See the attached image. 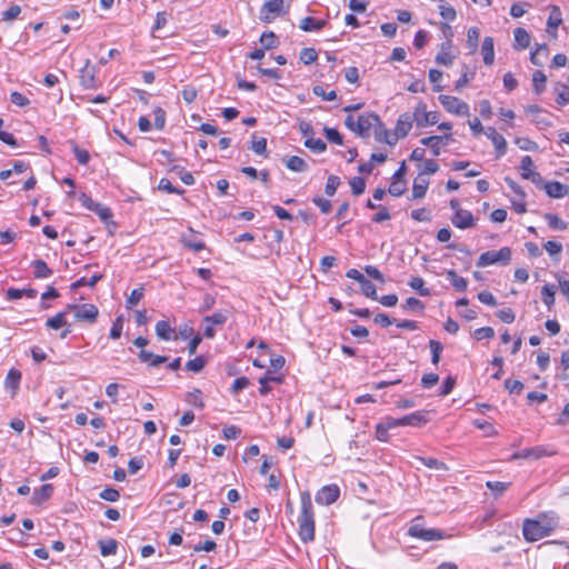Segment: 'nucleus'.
<instances>
[{
    "instance_id": "obj_1",
    "label": "nucleus",
    "mask_w": 569,
    "mask_h": 569,
    "mask_svg": "<svg viewBox=\"0 0 569 569\" xmlns=\"http://www.w3.org/2000/svg\"><path fill=\"white\" fill-rule=\"evenodd\" d=\"M558 525L559 519L555 512L540 513L536 519L523 521L522 535L527 541L535 542L550 536Z\"/></svg>"
},
{
    "instance_id": "obj_2",
    "label": "nucleus",
    "mask_w": 569,
    "mask_h": 569,
    "mask_svg": "<svg viewBox=\"0 0 569 569\" xmlns=\"http://www.w3.org/2000/svg\"><path fill=\"white\" fill-rule=\"evenodd\" d=\"M301 511L298 517V535L302 542L308 543L315 540V513L311 496L308 491L300 493Z\"/></svg>"
},
{
    "instance_id": "obj_3",
    "label": "nucleus",
    "mask_w": 569,
    "mask_h": 569,
    "mask_svg": "<svg viewBox=\"0 0 569 569\" xmlns=\"http://www.w3.org/2000/svg\"><path fill=\"white\" fill-rule=\"evenodd\" d=\"M423 517L417 516L412 521L408 529V536L422 540V541H435V540H441L446 539L449 536L440 529H427L423 527Z\"/></svg>"
},
{
    "instance_id": "obj_4",
    "label": "nucleus",
    "mask_w": 569,
    "mask_h": 569,
    "mask_svg": "<svg viewBox=\"0 0 569 569\" xmlns=\"http://www.w3.org/2000/svg\"><path fill=\"white\" fill-rule=\"evenodd\" d=\"M511 260V249L509 247H502L498 251L489 250L480 254L477 266L480 268L495 264V263H501V264H509Z\"/></svg>"
},
{
    "instance_id": "obj_5",
    "label": "nucleus",
    "mask_w": 569,
    "mask_h": 569,
    "mask_svg": "<svg viewBox=\"0 0 569 569\" xmlns=\"http://www.w3.org/2000/svg\"><path fill=\"white\" fill-rule=\"evenodd\" d=\"M67 310H74V318L77 321L87 323H94L97 321L99 310L92 303H83L81 306L68 305Z\"/></svg>"
},
{
    "instance_id": "obj_6",
    "label": "nucleus",
    "mask_w": 569,
    "mask_h": 569,
    "mask_svg": "<svg viewBox=\"0 0 569 569\" xmlns=\"http://www.w3.org/2000/svg\"><path fill=\"white\" fill-rule=\"evenodd\" d=\"M439 101L443 106V108L450 113H455L457 116L469 114L468 103H466L465 101L460 100L457 97L441 94L439 96Z\"/></svg>"
},
{
    "instance_id": "obj_7",
    "label": "nucleus",
    "mask_w": 569,
    "mask_h": 569,
    "mask_svg": "<svg viewBox=\"0 0 569 569\" xmlns=\"http://www.w3.org/2000/svg\"><path fill=\"white\" fill-rule=\"evenodd\" d=\"M372 127H382L379 116L375 112L363 113L357 120V134L369 137Z\"/></svg>"
},
{
    "instance_id": "obj_8",
    "label": "nucleus",
    "mask_w": 569,
    "mask_h": 569,
    "mask_svg": "<svg viewBox=\"0 0 569 569\" xmlns=\"http://www.w3.org/2000/svg\"><path fill=\"white\" fill-rule=\"evenodd\" d=\"M283 0H268L263 3L260 9V20L266 23H270L277 16H280L283 11Z\"/></svg>"
},
{
    "instance_id": "obj_9",
    "label": "nucleus",
    "mask_w": 569,
    "mask_h": 569,
    "mask_svg": "<svg viewBox=\"0 0 569 569\" xmlns=\"http://www.w3.org/2000/svg\"><path fill=\"white\" fill-rule=\"evenodd\" d=\"M416 123L418 127H426L428 124H436L439 120V114L436 111H427L425 102L420 101L413 111Z\"/></svg>"
},
{
    "instance_id": "obj_10",
    "label": "nucleus",
    "mask_w": 569,
    "mask_h": 569,
    "mask_svg": "<svg viewBox=\"0 0 569 569\" xmlns=\"http://www.w3.org/2000/svg\"><path fill=\"white\" fill-rule=\"evenodd\" d=\"M97 69L91 64L90 60H87L83 68L80 70V84L84 89H97L100 83L96 78Z\"/></svg>"
},
{
    "instance_id": "obj_11",
    "label": "nucleus",
    "mask_w": 569,
    "mask_h": 569,
    "mask_svg": "<svg viewBox=\"0 0 569 569\" xmlns=\"http://www.w3.org/2000/svg\"><path fill=\"white\" fill-rule=\"evenodd\" d=\"M556 452L552 450H548V448L543 446H536L531 448H525L520 451H517L512 455V459H540L542 457L553 456Z\"/></svg>"
},
{
    "instance_id": "obj_12",
    "label": "nucleus",
    "mask_w": 569,
    "mask_h": 569,
    "mask_svg": "<svg viewBox=\"0 0 569 569\" xmlns=\"http://www.w3.org/2000/svg\"><path fill=\"white\" fill-rule=\"evenodd\" d=\"M340 489L337 485H328L322 487L316 495V502L323 506H329L338 500Z\"/></svg>"
},
{
    "instance_id": "obj_13",
    "label": "nucleus",
    "mask_w": 569,
    "mask_h": 569,
    "mask_svg": "<svg viewBox=\"0 0 569 569\" xmlns=\"http://www.w3.org/2000/svg\"><path fill=\"white\" fill-rule=\"evenodd\" d=\"M525 112L530 117L531 122L537 126L549 127L551 122L546 112L537 104H531L525 108Z\"/></svg>"
},
{
    "instance_id": "obj_14",
    "label": "nucleus",
    "mask_w": 569,
    "mask_h": 569,
    "mask_svg": "<svg viewBox=\"0 0 569 569\" xmlns=\"http://www.w3.org/2000/svg\"><path fill=\"white\" fill-rule=\"evenodd\" d=\"M451 223L459 229H468L475 226V218L469 210H457L451 217Z\"/></svg>"
},
{
    "instance_id": "obj_15",
    "label": "nucleus",
    "mask_w": 569,
    "mask_h": 569,
    "mask_svg": "<svg viewBox=\"0 0 569 569\" xmlns=\"http://www.w3.org/2000/svg\"><path fill=\"white\" fill-rule=\"evenodd\" d=\"M413 122H416L413 113L410 114L409 112H405L399 116L395 127V131L397 132L399 139L407 137L412 128Z\"/></svg>"
},
{
    "instance_id": "obj_16",
    "label": "nucleus",
    "mask_w": 569,
    "mask_h": 569,
    "mask_svg": "<svg viewBox=\"0 0 569 569\" xmlns=\"http://www.w3.org/2000/svg\"><path fill=\"white\" fill-rule=\"evenodd\" d=\"M485 134L488 137V139L491 140V142L493 143L495 148H496V152H497V158H500L502 157L506 151H507V141L506 139L503 138V136H501L500 133H498L496 131L495 128L492 127H488L485 131Z\"/></svg>"
},
{
    "instance_id": "obj_17",
    "label": "nucleus",
    "mask_w": 569,
    "mask_h": 569,
    "mask_svg": "<svg viewBox=\"0 0 569 569\" xmlns=\"http://www.w3.org/2000/svg\"><path fill=\"white\" fill-rule=\"evenodd\" d=\"M451 138V134H446V136H430V137H427V138H422L420 140V143L422 146H426V147H429L430 148V151L431 153L435 156V157H438L440 153H441V144L446 141H449Z\"/></svg>"
},
{
    "instance_id": "obj_18",
    "label": "nucleus",
    "mask_w": 569,
    "mask_h": 569,
    "mask_svg": "<svg viewBox=\"0 0 569 569\" xmlns=\"http://www.w3.org/2000/svg\"><path fill=\"white\" fill-rule=\"evenodd\" d=\"M543 190L550 198L561 199L569 196V187L559 181H548L543 183Z\"/></svg>"
},
{
    "instance_id": "obj_19",
    "label": "nucleus",
    "mask_w": 569,
    "mask_h": 569,
    "mask_svg": "<svg viewBox=\"0 0 569 569\" xmlns=\"http://www.w3.org/2000/svg\"><path fill=\"white\" fill-rule=\"evenodd\" d=\"M400 423L402 426H411V427H422L428 422V418L423 411H416L410 415L403 416L400 418Z\"/></svg>"
},
{
    "instance_id": "obj_20",
    "label": "nucleus",
    "mask_w": 569,
    "mask_h": 569,
    "mask_svg": "<svg viewBox=\"0 0 569 569\" xmlns=\"http://www.w3.org/2000/svg\"><path fill=\"white\" fill-rule=\"evenodd\" d=\"M21 381V372L18 369H10L6 380H4V387L7 390L11 392V396H16L17 391L19 390Z\"/></svg>"
},
{
    "instance_id": "obj_21",
    "label": "nucleus",
    "mask_w": 569,
    "mask_h": 569,
    "mask_svg": "<svg viewBox=\"0 0 569 569\" xmlns=\"http://www.w3.org/2000/svg\"><path fill=\"white\" fill-rule=\"evenodd\" d=\"M481 53L483 62L487 66H491L495 61V42L492 37H486L482 41Z\"/></svg>"
},
{
    "instance_id": "obj_22",
    "label": "nucleus",
    "mask_w": 569,
    "mask_h": 569,
    "mask_svg": "<svg viewBox=\"0 0 569 569\" xmlns=\"http://www.w3.org/2000/svg\"><path fill=\"white\" fill-rule=\"evenodd\" d=\"M53 493V486L50 483L42 485L40 489L36 490L32 495V503L41 505L47 501Z\"/></svg>"
},
{
    "instance_id": "obj_23",
    "label": "nucleus",
    "mask_w": 569,
    "mask_h": 569,
    "mask_svg": "<svg viewBox=\"0 0 569 569\" xmlns=\"http://www.w3.org/2000/svg\"><path fill=\"white\" fill-rule=\"evenodd\" d=\"M138 358L143 363L148 362L151 367H159L168 360L164 356L153 355L152 352L143 349L138 353Z\"/></svg>"
},
{
    "instance_id": "obj_24",
    "label": "nucleus",
    "mask_w": 569,
    "mask_h": 569,
    "mask_svg": "<svg viewBox=\"0 0 569 569\" xmlns=\"http://www.w3.org/2000/svg\"><path fill=\"white\" fill-rule=\"evenodd\" d=\"M561 22H562V19H561V12H560L559 8L552 7L551 12L548 18V22H547V24H548L547 32L552 37H557V28L560 26Z\"/></svg>"
},
{
    "instance_id": "obj_25",
    "label": "nucleus",
    "mask_w": 569,
    "mask_h": 569,
    "mask_svg": "<svg viewBox=\"0 0 569 569\" xmlns=\"http://www.w3.org/2000/svg\"><path fill=\"white\" fill-rule=\"evenodd\" d=\"M429 187V180L421 174H419L412 186V198L413 199H421L426 196L427 190Z\"/></svg>"
},
{
    "instance_id": "obj_26",
    "label": "nucleus",
    "mask_w": 569,
    "mask_h": 569,
    "mask_svg": "<svg viewBox=\"0 0 569 569\" xmlns=\"http://www.w3.org/2000/svg\"><path fill=\"white\" fill-rule=\"evenodd\" d=\"M230 316V311L227 309H221L212 313L211 316H206L202 319V323H210L213 326H223Z\"/></svg>"
},
{
    "instance_id": "obj_27",
    "label": "nucleus",
    "mask_w": 569,
    "mask_h": 569,
    "mask_svg": "<svg viewBox=\"0 0 569 569\" xmlns=\"http://www.w3.org/2000/svg\"><path fill=\"white\" fill-rule=\"evenodd\" d=\"M515 36V48L518 50H525L530 44V34L523 28H516L513 30Z\"/></svg>"
},
{
    "instance_id": "obj_28",
    "label": "nucleus",
    "mask_w": 569,
    "mask_h": 569,
    "mask_svg": "<svg viewBox=\"0 0 569 569\" xmlns=\"http://www.w3.org/2000/svg\"><path fill=\"white\" fill-rule=\"evenodd\" d=\"M31 266L33 267V276L37 279H46L53 273V271L48 267L47 262L41 259L33 260Z\"/></svg>"
},
{
    "instance_id": "obj_29",
    "label": "nucleus",
    "mask_w": 569,
    "mask_h": 569,
    "mask_svg": "<svg viewBox=\"0 0 569 569\" xmlns=\"http://www.w3.org/2000/svg\"><path fill=\"white\" fill-rule=\"evenodd\" d=\"M447 279L450 281L452 287L458 291H466L468 288V281L463 277H460L455 270H447Z\"/></svg>"
},
{
    "instance_id": "obj_30",
    "label": "nucleus",
    "mask_w": 569,
    "mask_h": 569,
    "mask_svg": "<svg viewBox=\"0 0 569 569\" xmlns=\"http://www.w3.org/2000/svg\"><path fill=\"white\" fill-rule=\"evenodd\" d=\"M286 167L295 172H305L308 170V163L298 156H291L286 160Z\"/></svg>"
},
{
    "instance_id": "obj_31",
    "label": "nucleus",
    "mask_w": 569,
    "mask_h": 569,
    "mask_svg": "<svg viewBox=\"0 0 569 569\" xmlns=\"http://www.w3.org/2000/svg\"><path fill=\"white\" fill-rule=\"evenodd\" d=\"M326 24L325 20H317L312 17H306L300 21V29L303 31H317L321 30Z\"/></svg>"
},
{
    "instance_id": "obj_32",
    "label": "nucleus",
    "mask_w": 569,
    "mask_h": 569,
    "mask_svg": "<svg viewBox=\"0 0 569 569\" xmlns=\"http://www.w3.org/2000/svg\"><path fill=\"white\" fill-rule=\"evenodd\" d=\"M376 138L379 141H383L389 146H395L399 140V137L396 131L393 133H391L383 126L379 127V130L376 131Z\"/></svg>"
},
{
    "instance_id": "obj_33",
    "label": "nucleus",
    "mask_w": 569,
    "mask_h": 569,
    "mask_svg": "<svg viewBox=\"0 0 569 569\" xmlns=\"http://www.w3.org/2000/svg\"><path fill=\"white\" fill-rule=\"evenodd\" d=\"M156 333L159 339L168 341L171 339L173 329L171 328L168 321L160 320L156 323Z\"/></svg>"
},
{
    "instance_id": "obj_34",
    "label": "nucleus",
    "mask_w": 569,
    "mask_h": 569,
    "mask_svg": "<svg viewBox=\"0 0 569 569\" xmlns=\"http://www.w3.org/2000/svg\"><path fill=\"white\" fill-rule=\"evenodd\" d=\"M480 37V30L477 27H471L467 31V46L470 53H475L478 49V42Z\"/></svg>"
},
{
    "instance_id": "obj_35",
    "label": "nucleus",
    "mask_w": 569,
    "mask_h": 569,
    "mask_svg": "<svg viewBox=\"0 0 569 569\" xmlns=\"http://www.w3.org/2000/svg\"><path fill=\"white\" fill-rule=\"evenodd\" d=\"M100 552L103 557L117 553L118 542L114 539H106L99 541Z\"/></svg>"
},
{
    "instance_id": "obj_36",
    "label": "nucleus",
    "mask_w": 569,
    "mask_h": 569,
    "mask_svg": "<svg viewBox=\"0 0 569 569\" xmlns=\"http://www.w3.org/2000/svg\"><path fill=\"white\" fill-rule=\"evenodd\" d=\"M408 284L422 297H429L431 291L425 286V280L421 277H412Z\"/></svg>"
},
{
    "instance_id": "obj_37",
    "label": "nucleus",
    "mask_w": 569,
    "mask_h": 569,
    "mask_svg": "<svg viewBox=\"0 0 569 569\" xmlns=\"http://www.w3.org/2000/svg\"><path fill=\"white\" fill-rule=\"evenodd\" d=\"M260 43L264 50H270L277 48L279 41L272 31H266L260 37Z\"/></svg>"
},
{
    "instance_id": "obj_38",
    "label": "nucleus",
    "mask_w": 569,
    "mask_h": 569,
    "mask_svg": "<svg viewBox=\"0 0 569 569\" xmlns=\"http://www.w3.org/2000/svg\"><path fill=\"white\" fill-rule=\"evenodd\" d=\"M557 288L555 284H545L541 289V296L545 305L551 308L555 305V295Z\"/></svg>"
},
{
    "instance_id": "obj_39",
    "label": "nucleus",
    "mask_w": 569,
    "mask_h": 569,
    "mask_svg": "<svg viewBox=\"0 0 569 569\" xmlns=\"http://www.w3.org/2000/svg\"><path fill=\"white\" fill-rule=\"evenodd\" d=\"M545 219L548 222V227L552 230H566L568 227V223L557 214L546 213Z\"/></svg>"
},
{
    "instance_id": "obj_40",
    "label": "nucleus",
    "mask_w": 569,
    "mask_h": 569,
    "mask_svg": "<svg viewBox=\"0 0 569 569\" xmlns=\"http://www.w3.org/2000/svg\"><path fill=\"white\" fill-rule=\"evenodd\" d=\"M181 242H182L183 247H186L194 252H199L206 248L204 242L201 240H197L194 237L182 236Z\"/></svg>"
},
{
    "instance_id": "obj_41",
    "label": "nucleus",
    "mask_w": 569,
    "mask_h": 569,
    "mask_svg": "<svg viewBox=\"0 0 569 569\" xmlns=\"http://www.w3.org/2000/svg\"><path fill=\"white\" fill-rule=\"evenodd\" d=\"M66 315L67 311L58 312L56 316L47 320L46 326L54 330L67 326Z\"/></svg>"
},
{
    "instance_id": "obj_42",
    "label": "nucleus",
    "mask_w": 569,
    "mask_h": 569,
    "mask_svg": "<svg viewBox=\"0 0 569 569\" xmlns=\"http://www.w3.org/2000/svg\"><path fill=\"white\" fill-rule=\"evenodd\" d=\"M417 459L419 461H421L426 467L430 468V469H436V470H442V471H448L449 468L448 466L436 459V458H431V457H417Z\"/></svg>"
},
{
    "instance_id": "obj_43",
    "label": "nucleus",
    "mask_w": 569,
    "mask_h": 569,
    "mask_svg": "<svg viewBox=\"0 0 569 569\" xmlns=\"http://www.w3.org/2000/svg\"><path fill=\"white\" fill-rule=\"evenodd\" d=\"M547 77L546 74L537 70L532 74L533 90L537 94H540L546 88Z\"/></svg>"
},
{
    "instance_id": "obj_44",
    "label": "nucleus",
    "mask_w": 569,
    "mask_h": 569,
    "mask_svg": "<svg viewBox=\"0 0 569 569\" xmlns=\"http://www.w3.org/2000/svg\"><path fill=\"white\" fill-rule=\"evenodd\" d=\"M186 400L189 405H191L196 408H199V409L204 408L202 392L199 389H194L193 391L189 392Z\"/></svg>"
},
{
    "instance_id": "obj_45",
    "label": "nucleus",
    "mask_w": 569,
    "mask_h": 569,
    "mask_svg": "<svg viewBox=\"0 0 569 569\" xmlns=\"http://www.w3.org/2000/svg\"><path fill=\"white\" fill-rule=\"evenodd\" d=\"M361 292L373 300L378 299L376 286L367 278H365L360 283Z\"/></svg>"
},
{
    "instance_id": "obj_46",
    "label": "nucleus",
    "mask_w": 569,
    "mask_h": 569,
    "mask_svg": "<svg viewBox=\"0 0 569 569\" xmlns=\"http://www.w3.org/2000/svg\"><path fill=\"white\" fill-rule=\"evenodd\" d=\"M557 98L556 102L559 106H566L569 103V88L563 83H558L556 87Z\"/></svg>"
},
{
    "instance_id": "obj_47",
    "label": "nucleus",
    "mask_w": 569,
    "mask_h": 569,
    "mask_svg": "<svg viewBox=\"0 0 569 569\" xmlns=\"http://www.w3.org/2000/svg\"><path fill=\"white\" fill-rule=\"evenodd\" d=\"M305 146L316 153H321V152L326 151V149H327V144L323 140L315 139L311 137L306 139Z\"/></svg>"
},
{
    "instance_id": "obj_48",
    "label": "nucleus",
    "mask_w": 569,
    "mask_h": 569,
    "mask_svg": "<svg viewBox=\"0 0 569 569\" xmlns=\"http://www.w3.org/2000/svg\"><path fill=\"white\" fill-rule=\"evenodd\" d=\"M439 13L446 21H453L457 17V12L453 7L446 3L443 0L440 1Z\"/></svg>"
},
{
    "instance_id": "obj_49",
    "label": "nucleus",
    "mask_w": 569,
    "mask_h": 569,
    "mask_svg": "<svg viewBox=\"0 0 569 569\" xmlns=\"http://www.w3.org/2000/svg\"><path fill=\"white\" fill-rule=\"evenodd\" d=\"M549 49L546 43L539 44L535 51L530 54V61L535 66H541L542 61L540 60V56L542 54L545 58L548 56Z\"/></svg>"
},
{
    "instance_id": "obj_50",
    "label": "nucleus",
    "mask_w": 569,
    "mask_h": 569,
    "mask_svg": "<svg viewBox=\"0 0 569 569\" xmlns=\"http://www.w3.org/2000/svg\"><path fill=\"white\" fill-rule=\"evenodd\" d=\"M486 487L489 490H491L497 498V497L501 496L510 487V482L487 481Z\"/></svg>"
},
{
    "instance_id": "obj_51",
    "label": "nucleus",
    "mask_w": 569,
    "mask_h": 569,
    "mask_svg": "<svg viewBox=\"0 0 569 569\" xmlns=\"http://www.w3.org/2000/svg\"><path fill=\"white\" fill-rule=\"evenodd\" d=\"M207 363L202 356H198L186 363V369L192 372H200Z\"/></svg>"
},
{
    "instance_id": "obj_52",
    "label": "nucleus",
    "mask_w": 569,
    "mask_h": 569,
    "mask_svg": "<svg viewBox=\"0 0 569 569\" xmlns=\"http://www.w3.org/2000/svg\"><path fill=\"white\" fill-rule=\"evenodd\" d=\"M142 298H143V288L140 287V288L133 289L131 291L130 296L126 300V307L128 309L133 308L134 306H137L140 302V300Z\"/></svg>"
},
{
    "instance_id": "obj_53",
    "label": "nucleus",
    "mask_w": 569,
    "mask_h": 569,
    "mask_svg": "<svg viewBox=\"0 0 569 569\" xmlns=\"http://www.w3.org/2000/svg\"><path fill=\"white\" fill-rule=\"evenodd\" d=\"M429 347L431 350V362L433 365H438L440 361V355L443 350V346L441 345V342H439L437 340H430Z\"/></svg>"
},
{
    "instance_id": "obj_54",
    "label": "nucleus",
    "mask_w": 569,
    "mask_h": 569,
    "mask_svg": "<svg viewBox=\"0 0 569 569\" xmlns=\"http://www.w3.org/2000/svg\"><path fill=\"white\" fill-rule=\"evenodd\" d=\"M515 143L521 149V150H526V151H537L538 150V144L530 140L529 138H525V137H518L515 139Z\"/></svg>"
},
{
    "instance_id": "obj_55",
    "label": "nucleus",
    "mask_w": 569,
    "mask_h": 569,
    "mask_svg": "<svg viewBox=\"0 0 569 569\" xmlns=\"http://www.w3.org/2000/svg\"><path fill=\"white\" fill-rule=\"evenodd\" d=\"M349 183L355 196H360L366 190V181L361 177H353Z\"/></svg>"
},
{
    "instance_id": "obj_56",
    "label": "nucleus",
    "mask_w": 569,
    "mask_h": 569,
    "mask_svg": "<svg viewBox=\"0 0 569 569\" xmlns=\"http://www.w3.org/2000/svg\"><path fill=\"white\" fill-rule=\"evenodd\" d=\"M339 184H340V178L338 176H335V174L329 176L326 187H325L326 194L329 197H332L336 193Z\"/></svg>"
},
{
    "instance_id": "obj_57",
    "label": "nucleus",
    "mask_w": 569,
    "mask_h": 569,
    "mask_svg": "<svg viewBox=\"0 0 569 569\" xmlns=\"http://www.w3.org/2000/svg\"><path fill=\"white\" fill-rule=\"evenodd\" d=\"M171 171L179 174L181 181L187 186H192L194 183V178L191 172L186 171L182 167L174 166Z\"/></svg>"
},
{
    "instance_id": "obj_58",
    "label": "nucleus",
    "mask_w": 569,
    "mask_h": 569,
    "mask_svg": "<svg viewBox=\"0 0 569 569\" xmlns=\"http://www.w3.org/2000/svg\"><path fill=\"white\" fill-rule=\"evenodd\" d=\"M318 59V53L313 48H305L300 52V60L305 64L313 63Z\"/></svg>"
},
{
    "instance_id": "obj_59",
    "label": "nucleus",
    "mask_w": 569,
    "mask_h": 569,
    "mask_svg": "<svg viewBox=\"0 0 569 569\" xmlns=\"http://www.w3.org/2000/svg\"><path fill=\"white\" fill-rule=\"evenodd\" d=\"M122 329H123V317L118 316L112 323L109 337L114 340L119 339L121 337Z\"/></svg>"
},
{
    "instance_id": "obj_60",
    "label": "nucleus",
    "mask_w": 569,
    "mask_h": 569,
    "mask_svg": "<svg viewBox=\"0 0 569 569\" xmlns=\"http://www.w3.org/2000/svg\"><path fill=\"white\" fill-rule=\"evenodd\" d=\"M158 189L161 191H164L167 193L182 194L184 192L183 189H178V188L173 187L172 183L170 182V180L167 178L160 179Z\"/></svg>"
},
{
    "instance_id": "obj_61",
    "label": "nucleus",
    "mask_w": 569,
    "mask_h": 569,
    "mask_svg": "<svg viewBox=\"0 0 569 569\" xmlns=\"http://www.w3.org/2000/svg\"><path fill=\"white\" fill-rule=\"evenodd\" d=\"M73 154L80 164H88L90 161V154L86 149L78 147L77 144L72 148Z\"/></svg>"
},
{
    "instance_id": "obj_62",
    "label": "nucleus",
    "mask_w": 569,
    "mask_h": 569,
    "mask_svg": "<svg viewBox=\"0 0 569 569\" xmlns=\"http://www.w3.org/2000/svg\"><path fill=\"white\" fill-rule=\"evenodd\" d=\"M406 190V182L403 180H393L388 189L389 193L393 197H400Z\"/></svg>"
},
{
    "instance_id": "obj_63",
    "label": "nucleus",
    "mask_w": 569,
    "mask_h": 569,
    "mask_svg": "<svg viewBox=\"0 0 569 569\" xmlns=\"http://www.w3.org/2000/svg\"><path fill=\"white\" fill-rule=\"evenodd\" d=\"M435 60L438 64L449 67L453 63L455 56L450 51H439Z\"/></svg>"
},
{
    "instance_id": "obj_64",
    "label": "nucleus",
    "mask_w": 569,
    "mask_h": 569,
    "mask_svg": "<svg viewBox=\"0 0 569 569\" xmlns=\"http://www.w3.org/2000/svg\"><path fill=\"white\" fill-rule=\"evenodd\" d=\"M325 131V134H326V138L330 141V142H333V143H337V144H342L343 143V138L342 136L340 134V132L335 129V128H325L323 129Z\"/></svg>"
}]
</instances>
